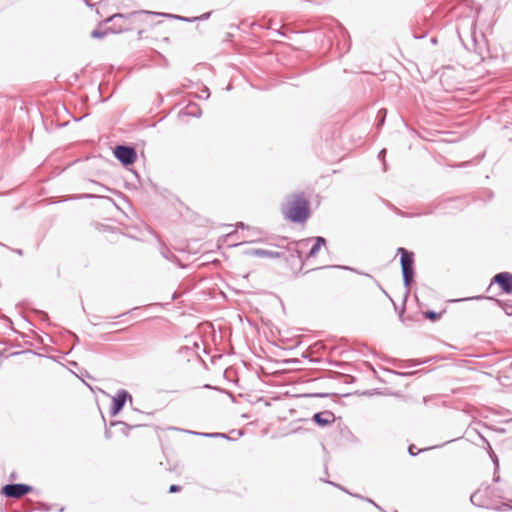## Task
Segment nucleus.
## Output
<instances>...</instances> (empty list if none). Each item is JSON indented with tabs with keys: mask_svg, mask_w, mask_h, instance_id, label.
Instances as JSON below:
<instances>
[{
	"mask_svg": "<svg viewBox=\"0 0 512 512\" xmlns=\"http://www.w3.org/2000/svg\"><path fill=\"white\" fill-rule=\"evenodd\" d=\"M139 312V309L138 308H134L132 309L131 311H129L128 313L133 316V317H139L140 314L138 313Z\"/></svg>",
	"mask_w": 512,
	"mask_h": 512,
	"instance_id": "20",
	"label": "nucleus"
},
{
	"mask_svg": "<svg viewBox=\"0 0 512 512\" xmlns=\"http://www.w3.org/2000/svg\"><path fill=\"white\" fill-rule=\"evenodd\" d=\"M194 116L199 117L200 113L198 114V112H195Z\"/></svg>",
	"mask_w": 512,
	"mask_h": 512,
	"instance_id": "34",
	"label": "nucleus"
},
{
	"mask_svg": "<svg viewBox=\"0 0 512 512\" xmlns=\"http://www.w3.org/2000/svg\"><path fill=\"white\" fill-rule=\"evenodd\" d=\"M33 487L24 483H10L1 488V494L7 498L19 499L30 493Z\"/></svg>",
	"mask_w": 512,
	"mask_h": 512,
	"instance_id": "3",
	"label": "nucleus"
},
{
	"mask_svg": "<svg viewBox=\"0 0 512 512\" xmlns=\"http://www.w3.org/2000/svg\"><path fill=\"white\" fill-rule=\"evenodd\" d=\"M470 501L477 507H487L486 502L482 499V494L476 491L470 496Z\"/></svg>",
	"mask_w": 512,
	"mask_h": 512,
	"instance_id": "10",
	"label": "nucleus"
},
{
	"mask_svg": "<svg viewBox=\"0 0 512 512\" xmlns=\"http://www.w3.org/2000/svg\"><path fill=\"white\" fill-rule=\"evenodd\" d=\"M398 253L401 254L400 263H401V270H402V275H403V282H404V285L406 287H408L411 284V282L413 280V276H414L413 253L407 251L405 248H402V247L398 248Z\"/></svg>",
	"mask_w": 512,
	"mask_h": 512,
	"instance_id": "2",
	"label": "nucleus"
},
{
	"mask_svg": "<svg viewBox=\"0 0 512 512\" xmlns=\"http://www.w3.org/2000/svg\"><path fill=\"white\" fill-rule=\"evenodd\" d=\"M491 284H498L499 287L506 294L512 293V273L500 272L497 273L491 280Z\"/></svg>",
	"mask_w": 512,
	"mask_h": 512,
	"instance_id": "6",
	"label": "nucleus"
},
{
	"mask_svg": "<svg viewBox=\"0 0 512 512\" xmlns=\"http://www.w3.org/2000/svg\"><path fill=\"white\" fill-rule=\"evenodd\" d=\"M380 511H381V512H385L383 509H382V510H380Z\"/></svg>",
	"mask_w": 512,
	"mask_h": 512,
	"instance_id": "36",
	"label": "nucleus"
},
{
	"mask_svg": "<svg viewBox=\"0 0 512 512\" xmlns=\"http://www.w3.org/2000/svg\"><path fill=\"white\" fill-rule=\"evenodd\" d=\"M202 92H203V95H205V98H208V97H209V91H208V88H205Z\"/></svg>",
	"mask_w": 512,
	"mask_h": 512,
	"instance_id": "25",
	"label": "nucleus"
},
{
	"mask_svg": "<svg viewBox=\"0 0 512 512\" xmlns=\"http://www.w3.org/2000/svg\"><path fill=\"white\" fill-rule=\"evenodd\" d=\"M182 487L179 486V485H175V484H172L170 487H169V493H176V492H179L181 491Z\"/></svg>",
	"mask_w": 512,
	"mask_h": 512,
	"instance_id": "19",
	"label": "nucleus"
},
{
	"mask_svg": "<svg viewBox=\"0 0 512 512\" xmlns=\"http://www.w3.org/2000/svg\"><path fill=\"white\" fill-rule=\"evenodd\" d=\"M237 227L244 228V224H243V223H238V224H237Z\"/></svg>",
	"mask_w": 512,
	"mask_h": 512,
	"instance_id": "30",
	"label": "nucleus"
},
{
	"mask_svg": "<svg viewBox=\"0 0 512 512\" xmlns=\"http://www.w3.org/2000/svg\"><path fill=\"white\" fill-rule=\"evenodd\" d=\"M104 434L107 439H110L112 437V432L110 431V429L106 428Z\"/></svg>",
	"mask_w": 512,
	"mask_h": 512,
	"instance_id": "23",
	"label": "nucleus"
},
{
	"mask_svg": "<svg viewBox=\"0 0 512 512\" xmlns=\"http://www.w3.org/2000/svg\"><path fill=\"white\" fill-rule=\"evenodd\" d=\"M248 254L257 256V257H267L277 259L281 257V253L277 251H271L266 249H252L248 251Z\"/></svg>",
	"mask_w": 512,
	"mask_h": 512,
	"instance_id": "8",
	"label": "nucleus"
},
{
	"mask_svg": "<svg viewBox=\"0 0 512 512\" xmlns=\"http://www.w3.org/2000/svg\"><path fill=\"white\" fill-rule=\"evenodd\" d=\"M504 311H505L507 316H512V306L505 307Z\"/></svg>",
	"mask_w": 512,
	"mask_h": 512,
	"instance_id": "22",
	"label": "nucleus"
},
{
	"mask_svg": "<svg viewBox=\"0 0 512 512\" xmlns=\"http://www.w3.org/2000/svg\"><path fill=\"white\" fill-rule=\"evenodd\" d=\"M90 324H92L91 328L95 327V325H96V324L93 323V321H90Z\"/></svg>",
	"mask_w": 512,
	"mask_h": 512,
	"instance_id": "31",
	"label": "nucleus"
},
{
	"mask_svg": "<svg viewBox=\"0 0 512 512\" xmlns=\"http://www.w3.org/2000/svg\"><path fill=\"white\" fill-rule=\"evenodd\" d=\"M384 119H385V114L381 117V119L379 121V125H382L384 123Z\"/></svg>",
	"mask_w": 512,
	"mask_h": 512,
	"instance_id": "27",
	"label": "nucleus"
},
{
	"mask_svg": "<svg viewBox=\"0 0 512 512\" xmlns=\"http://www.w3.org/2000/svg\"><path fill=\"white\" fill-rule=\"evenodd\" d=\"M210 15H211V12H207V13L202 14L199 17H192V18H187V17H182V16H173V17L175 19L185 21V22H194L197 20H207L210 17Z\"/></svg>",
	"mask_w": 512,
	"mask_h": 512,
	"instance_id": "12",
	"label": "nucleus"
},
{
	"mask_svg": "<svg viewBox=\"0 0 512 512\" xmlns=\"http://www.w3.org/2000/svg\"><path fill=\"white\" fill-rule=\"evenodd\" d=\"M494 464H495L496 469H497L499 467V463H498V459L497 458L494 459Z\"/></svg>",
	"mask_w": 512,
	"mask_h": 512,
	"instance_id": "28",
	"label": "nucleus"
},
{
	"mask_svg": "<svg viewBox=\"0 0 512 512\" xmlns=\"http://www.w3.org/2000/svg\"><path fill=\"white\" fill-rule=\"evenodd\" d=\"M493 481L494 482H499L500 481V476L494 474Z\"/></svg>",
	"mask_w": 512,
	"mask_h": 512,
	"instance_id": "26",
	"label": "nucleus"
},
{
	"mask_svg": "<svg viewBox=\"0 0 512 512\" xmlns=\"http://www.w3.org/2000/svg\"><path fill=\"white\" fill-rule=\"evenodd\" d=\"M312 421L319 427H326L335 421V415L329 410L317 412L312 416Z\"/></svg>",
	"mask_w": 512,
	"mask_h": 512,
	"instance_id": "7",
	"label": "nucleus"
},
{
	"mask_svg": "<svg viewBox=\"0 0 512 512\" xmlns=\"http://www.w3.org/2000/svg\"><path fill=\"white\" fill-rule=\"evenodd\" d=\"M261 234V231L257 228H249L248 227V233L247 235H244L243 238L249 239L250 242L256 241V237H258Z\"/></svg>",
	"mask_w": 512,
	"mask_h": 512,
	"instance_id": "14",
	"label": "nucleus"
},
{
	"mask_svg": "<svg viewBox=\"0 0 512 512\" xmlns=\"http://www.w3.org/2000/svg\"><path fill=\"white\" fill-rule=\"evenodd\" d=\"M194 116L199 117L200 113L198 114V112H195Z\"/></svg>",
	"mask_w": 512,
	"mask_h": 512,
	"instance_id": "33",
	"label": "nucleus"
},
{
	"mask_svg": "<svg viewBox=\"0 0 512 512\" xmlns=\"http://www.w3.org/2000/svg\"><path fill=\"white\" fill-rule=\"evenodd\" d=\"M284 214L292 222H304L309 214L308 201L301 195H293L284 205Z\"/></svg>",
	"mask_w": 512,
	"mask_h": 512,
	"instance_id": "1",
	"label": "nucleus"
},
{
	"mask_svg": "<svg viewBox=\"0 0 512 512\" xmlns=\"http://www.w3.org/2000/svg\"><path fill=\"white\" fill-rule=\"evenodd\" d=\"M132 402V396L125 389H119L116 395L112 398V405L110 408V415L116 416L126 404L127 400Z\"/></svg>",
	"mask_w": 512,
	"mask_h": 512,
	"instance_id": "5",
	"label": "nucleus"
},
{
	"mask_svg": "<svg viewBox=\"0 0 512 512\" xmlns=\"http://www.w3.org/2000/svg\"><path fill=\"white\" fill-rule=\"evenodd\" d=\"M385 152H386V150H385V149H382V150L380 151V153H379V156L384 155V154H385Z\"/></svg>",
	"mask_w": 512,
	"mask_h": 512,
	"instance_id": "29",
	"label": "nucleus"
},
{
	"mask_svg": "<svg viewBox=\"0 0 512 512\" xmlns=\"http://www.w3.org/2000/svg\"><path fill=\"white\" fill-rule=\"evenodd\" d=\"M425 316H426L427 318H429V319L433 320V319H435V318L439 317V316H440V314H437L435 311L430 310V311H427V312L425 313Z\"/></svg>",
	"mask_w": 512,
	"mask_h": 512,
	"instance_id": "18",
	"label": "nucleus"
},
{
	"mask_svg": "<svg viewBox=\"0 0 512 512\" xmlns=\"http://www.w3.org/2000/svg\"><path fill=\"white\" fill-rule=\"evenodd\" d=\"M325 243H326L325 238H323V237H316L315 238V244L310 249V251L308 253V256L309 257H316L319 249L321 248V246L325 245Z\"/></svg>",
	"mask_w": 512,
	"mask_h": 512,
	"instance_id": "9",
	"label": "nucleus"
},
{
	"mask_svg": "<svg viewBox=\"0 0 512 512\" xmlns=\"http://www.w3.org/2000/svg\"><path fill=\"white\" fill-rule=\"evenodd\" d=\"M329 483H330L331 485L336 486V484H335V483H333V482H329ZM337 487H338L339 489H341L342 491H344V492H346V493H348V494H350V495H352V496H354V497H357V498H359V499L365 500V501H366V502H368V503H371V504H372L373 506H375L377 509L382 510V507H380V506H379L377 503H375L372 499L367 498V497H363V496L358 495V494H352V493H350L348 490H346L344 487H342V486H340V485H337Z\"/></svg>",
	"mask_w": 512,
	"mask_h": 512,
	"instance_id": "11",
	"label": "nucleus"
},
{
	"mask_svg": "<svg viewBox=\"0 0 512 512\" xmlns=\"http://www.w3.org/2000/svg\"><path fill=\"white\" fill-rule=\"evenodd\" d=\"M416 447L415 445H410L409 448H408V452L411 456H416L418 453L422 452V451H425V450H428L429 448H425V449H420V450H417L415 451Z\"/></svg>",
	"mask_w": 512,
	"mask_h": 512,
	"instance_id": "17",
	"label": "nucleus"
},
{
	"mask_svg": "<svg viewBox=\"0 0 512 512\" xmlns=\"http://www.w3.org/2000/svg\"><path fill=\"white\" fill-rule=\"evenodd\" d=\"M114 156L125 166L133 164L137 158L134 148L125 145L116 146Z\"/></svg>",
	"mask_w": 512,
	"mask_h": 512,
	"instance_id": "4",
	"label": "nucleus"
},
{
	"mask_svg": "<svg viewBox=\"0 0 512 512\" xmlns=\"http://www.w3.org/2000/svg\"><path fill=\"white\" fill-rule=\"evenodd\" d=\"M90 324H92L91 328L95 327V325H96V324L93 323V321H90Z\"/></svg>",
	"mask_w": 512,
	"mask_h": 512,
	"instance_id": "32",
	"label": "nucleus"
},
{
	"mask_svg": "<svg viewBox=\"0 0 512 512\" xmlns=\"http://www.w3.org/2000/svg\"><path fill=\"white\" fill-rule=\"evenodd\" d=\"M116 425H120L122 426V432L127 434L128 430L133 428V426L127 424L126 422H123V421H113L111 422V426H116ZM138 425H134V427H137Z\"/></svg>",
	"mask_w": 512,
	"mask_h": 512,
	"instance_id": "15",
	"label": "nucleus"
},
{
	"mask_svg": "<svg viewBox=\"0 0 512 512\" xmlns=\"http://www.w3.org/2000/svg\"><path fill=\"white\" fill-rule=\"evenodd\" d=\"M248 324H249V326H250L251 328L258 329V327H257V322L249 321V322H248Z\"/></svg>",
	"mask_w": 512,
	"mask_h": 512,
	"instance_id": "24",
	"label": "nucleus"
},
{
	"mask_svg": "<svg viewBox=\"0 0 512 512\" xmlns=\"http://www.w3.org/2000/svg\"><path fill=\"white\" fill-rule=\"evenodd\" d=\"M187 433L203 436V437H209V438H225L230 440V437L223 433H200V432H194V431H186Z\"/></svg>",
	"mask_w": 512,
	"mask_h": 512,
	"instance_id": "13",
	"label": "nucleus"
},
{
	"mask_svg": "<svg viewBox=\"0 0 512 512\" xmlns=\"http://www.w3.org/2000/svg\"><path fill=\"white\" fill-rule=\"evenodd\" d=\"M117 17H122L121 14H115V15H112L111 17L107 18L106 20H104V22H111L112 20H114L115 18Z\"/></svg>",
	"mask_w": 512,
	"mask_h": 512,
	"instance_id": "21",
	"label": "nucleus"
},
{
	"mask_svg": "<svg viewBox=\"0 0 512 512\" xmlns=\"http://www.w3.org/2000/svg\"><path fill=\"white\" fill-rule=\"evenodd\" d=\"M503 507H508V508L512 509V507L508 506L507 504H503Z\"/></svg>",
	"mask_w": 512,
	"mask_h": 512,
	"instance_id": "35",
	"label": "nucleus"
},
{
	"mask_svg": "<svg viewBox=\"0 0 512 512\" xmlns=\"http://www.w3.org/2000/svg\"><path fill=\"white\" fill-rule=\"evenodd\" d=\"M106 34L107 32H102L100 30L95 29L91 32V37L95 39H102L106 36Z\"/></svg>",
	"mask_w": 512,
	"mask_h": 512,
	"instance_id": "16",
	"label": "nucleus"
}]
</instances>
